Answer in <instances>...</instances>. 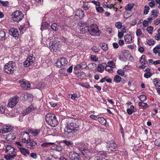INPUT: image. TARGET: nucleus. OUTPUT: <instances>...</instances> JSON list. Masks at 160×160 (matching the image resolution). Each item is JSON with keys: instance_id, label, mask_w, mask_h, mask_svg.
I'll use <instances>...</instances> for the list:
<instances>
[{"instance_id": "55", "label": "nucleus", "mask_w": 160, "mask_h": 160, "mask_svg": "<svg viewBox=\"0 0 160 160\" xmlns=\"http://www.w3.org/2000/svg\"><path fill=\"white\" fill-rule=\"evenodd\" d=\"M107 66H110L113 68L115 67V65L114 62L112 61L108 62L107 63Z\"/></svg>"}, {"instance_id": "36", "label": "nucleus", "mask_w": 160, "mask_h": 160, "mask_svg": "<svg viewBox=\"0 0 160 160\" xmlns=\"http://www.w3.org/2000/svg\"><path fill=\"white\" fill-rule=\"evenodd\" d=\"M41 129H36L34 130H32L31 132V133L34 136H36L38 135L40 132Z\"/></svg>"}, {"instance_id": "5", "label": "nucleus", "mask_w": 160, "mask_h": 160, "mask_svg": "<svg viewBox=\"0 0 160 160\" xmlns=\"http://www.w3.org/2000/svg\"><path fill=\"white\" fill-rule=\"evenodd\" d=\"M16 68L15 63L12 61H10L5 65L3 70L7 73L11 74L13 73Z\"/></svg>"}, {"instance_id": "31", "label": "nucleus", "mask_w": 160, "mask_h": 160, "mask_svg": "<svg viewBox=\"0 0 160 160\" xmlns=\"http://www.w3.org/2000/svg\"><path fill=\"white\" fill-rule=\"evenodd\" d=\"M104 69V66L102 64H99L97 68V70L100 72H102Z\"/></svg>"}, {"instance_id": "46", "label": "nucleus", "mask_w": 160, "mask_h": 160, "mask_svg": "<svg viewBox=\"0 0 160 160\" xmlns=\"http://www.w3.org/2000/svg\"><path fill=\"white\" fill-rule=\"evenodd\" d=\"M138 97L142 102H143L146 99V97L144 95H141L139 96H138Z\"/></svg>"}, {"instance_id": "18", "label": "nucleus", "mask_w": 160, "mask_h": 160, "mask_svg": "<svg viewBox=\"0 0 160 160\" xmlns=\"http://www.w3.org/2000/svg\"><path fill=\"white\" fill-rule=\"evenodd\" d=\"M16 136L15 133H11L6 135L5 139L9 142H12L16 138Z\"/></svg>"}, {"instance_id": "54", "label": "nucleus", "mask_w": 160, "mask_h": 160, "mask_svg": "<svg viewBox=\"0 0 160 160\" xmlns=\"http://www.w3.org/2000/svg\"><path fill=\"white\" fill-rule=\"evenodd\" d=\"M117 73L119 75L123 76L124 74V71L123 70L120 69H118L117 72Z\"/></svg>"}, {"instance_id": "61", "label": "nucleus", "mask_w": 160, "mask_h": 160, "mask_svg": "<svg viewBox=\"0 0 160 160\" xmlns=\"http://www.w3.org/2000/svg\"><path fill=\"white\" fill-rule=\"evenodd\" d=\"M112 68H113L107 65L105 68V69L106 71L110 72L112 71Z\"/></svg>"}, {"instance_id": "62", "label": "nucleus", "mask_w": 160, "mask_h": 160, "mask_svg": "<svg viewBox=\"0 0 160 160\" xmlns=\"http://www.w3.org/2000/svg\"><path fill=\"white\" fill-rule=\"evenodd\" d=\"M155 144L157 146H160V139H158L154 141Z\"/></svg>"}, {"instance_id": "11", "label": "nucleus", "mask_w": 160, "mask_h": 160, "mask_svg": "<svg viewBox=\"0 0 160 160\" xmlns=\"http://www.w3.org/2000/svg\"><path fill=\"white\" fill-rule=\"evenodd\" d=\"M35 58L33 57V55H30L26 60L23 63V65L24 67H27L33 63L35 60Z\"/></svg>"}, {"instance_id": "40", "label": "nucleus", "mask_w": 160, "mask_h": 160, "mask_svg": "<svg viewBox=\"0 0 160 160\" xmlns=\"http://www.w3.org/2000/svg\"><path fill=\"white\" fill-rule=\"evenodd\" d=\"M51 27L52 29L54 31H57L58 30V25L56 23H52L51 25Z\"/></svg>"}, {"instance_id": "23", "label": "nucleus", "mask_w": 160, "mask_h": 160, "mask_svg": "<svg viewBox=\"0 0 160 160\" xmlns=\"http://www.w3.org/2000/svg\"><path fill=\"white\" fill-rule=\"evenodd\" d=\"M99 154L102 157H96L95 158L94 160H104V158L106 157L107 155L106 153L103 152H99Z\"/></svg>"}, {"instance_id": "32", "label": "nucleus", "mask_w": 160, "mask_h": 160, "mask_svg": "<svg viewBox=\"0 0 160 160\" xmlns=\"http://www.w3.org/2000/svg\"><path fill=\"white\" fill-rule=\"evenodd\" d=\"M158 14V12L157 10L153 9L151 11V16L154 18L157 17Z\"/></svg>"}, {"instance_id": "26", "label": "nucleus", "mask_w": 160, "mask_h": 160, "mask_svg": "<svg viewBox=\"0 0 160 160\" xmlns=\"http://www.w3.org/2000/svg\"><path fill=\"white\" fill-rule=\"evenodd\" d=\"M19 149L21 153L25 156L30 154V152L29 150L23 148H19Z\"/></svg>"}, {"instance_id": "53", "label": "nucleus", "mask_w": 160, "mask_h": 160, "mask_svg": "<svg viewBox=\"0 0 160 160\" xmlns=\"http://www.w3.org/2000/svg\"><path fill=\"white\" fill-rule=\"evenodd\" d=\"M32 95L30 93L28 94L27 96V100L28 102H32Z\"/></svg>"}, {"instance_id": "52", "label": "nucleus", "mask_w": 160, "mask_h": 160, "mask_svg": "<svg viewBox=\"0 0 160 160\" xmlns=\"http://www.w3.org/2000/svg\"><path fill=\"white\" fill-rule=\"evenodd\" d=\"M152 75V73L150 72H147L144 74V77L147 78H150Z\"/></svg>"}, {"instance_id": "24", "label": "nucleus", "mask_w": 160, "mask_h": 160, "mask_svg": "<svg viewBox=\"0 0 160 160\" xmlns=\"http://www.w3.org/2000/svg\"><path fill=\"white\" fill-rule=\"evenodd\" d=\"M35 109V108L32 105H31L26 109L25 111L23 112V114L24 116H25Z\"/></svg>"}, {"instance_id": "19", "label": "nucleus", "mask_w": 160, "mask_h": 160, "mask_svg": "<svg viewBox=\"0 0 160 160\" xmlns=\"http://www.w3.org/2000/svg\"><path fill=\"white\" fill-rule=\"evenodd\" d=\"M87 67L86 62H82L80 64H77L74 68V70H76L79 69H84Z\"/></svg>"}, {"instance_id": "41", "label": "nucleus", "mask_w": 160, "mask_h": 160, "mask_svg": "<svg viewBox=\"0 0 160 160\" xmlns=\"http://www.w3.org/2000/svg\"><path fill=\"white\" fill-rule=\"evenodd\" d=\"M114 81L117 83L119 82L121 80V78L118 75H116L114 79Z\"/></svg>"}, {"instance_id": "57", "label": "nucleus", "mask_w": 160, "mask_h": 160, "mask_svg": "<svg viewBox=\"0 0 160 160\" xmlns=\"http://www.w3.org/2000/svg\"><path fill=\"white\" fill-rule=\"evenodd\" d=\"M28 93L24 92L21 95V97H22L24 100H26L27 99V96Z\"/></svg>"}, {"instance_id": "33", "label": "nucleus", "mask_w": 160, "mask_h": 160, "mask_svg": "<svg viewBox=\"0 0 160 160\" xmlns=\"http://www.w3.org/2000/svg\"><path fill=\"white\" fill-rule=\"evenodd\" d=\"M54 146H53V148H52V149H56L58 151H61L62 149V148L59 145H56L54 143Z\"/></svg>"}, {"instance_id": "35", "label": "nucleus", "mask_w": 160, "mask_h": 160, "mask_svg": "<svg viewBox=\"0 0 160 160\" xmlns=\"http://www.w3.org/2000/svg\"><path fill=\"white\" fill-rule=\"evenodd\" d=\"M133 7V4L130 3L128 4L125 7V9L126 11H131Z\"/></svg>"}, {"instance_id": "20", "label": "nucleus", "mask_w": 160, "mask_h": 160, "mask_svg": "<svg viewBox=\"0 0 160 160\" xmlns=\"http://www.w3.org/2000/svg\"><path fill=\"white\" fill-rule=\"evenodd\" d=\"M90 3V2L86 1H83L82 6V8L85 11L88 10L91 7Z\"/></svg>"}, {"instance_id": "50", "label": "nucleus", "mask_w": 160, "mask_h": 160, "mask_svg": "<svg viewBox=\"0 0 160 160\" xmlns=\"http://www.w3.org/2000/svg\"><path fill=\"white\" fill-rule=\"evenodd\" d=\"M91 50L95 52H98L99 50V48L96 46H94L91 48Z\"/></svg>"}, {"instance_id": "58", "label": "nucleus", "mask_w": 160, "mask_h": 160, "mask_svg": "<svg viewBox=\"0 0 160 160\" xmlns=\"http://www.w3.org/2000/svg\"><path fill=\"white\" fill-rule=\"evenodd\" d=\"M65 71L66 70L65 68L61 69L59 71L60 73L61 74H64L65 75H67V74L65 72Z\"/></svg>"}, {"instance_id": "63", "label": "nucleus", "mask_w": 160, "mask_h": 160, "mask_svg": "<svg viewBox=\"0 0 160 160\" xmlns=\"http://www.w3.org/2000/svg\"><path fill=\"white\" fill-rule=\"evenodd\" d=\"M69 96H71V98L73 100H74L76 98H78L77 94L76 93H74L72 94H71L69 95Z\"/></svg>"}, {"instance_id": "45", "label": "nucleus", "mask_w": 160, "mask_h": 160, "mask_svg": "<svg viewBox=\"0 0 160 160\" xmlns=\"http://www.w3.org/2000/svg\"><path fill=\"white\" fill-rule=\"evenodd\" d=\"M136 34L137 37H139L143 35V33L140 29H138L136 31Z\"/></svg>"}, {"instance_id": "27", "label": "nucleus", "mask_w": 160, "mask_h": 160, "mask_svg": "<svg viewBox=\"0 0 160 160\" xmlns=\"http://www.w3.org/2000/svg\"><path fill=\"white\" fill-rule=\"evenodd\" d=\"M50 26L49 23L46 22H42L41 28L42 31L46 29V28Z\"/></svg>"}, {"instance_id": "43", "label": "nucleus", "mask_w": 160, "mask_h": 160, "mask_svg": "<svg viewBox=\"0 0 160 160\" xmlns=\"http://www.w3.org/2000/svg\"><path fill=\"white\" fill-rule=\"evenodd\" d=\"M150 8L148 6H145L143 8V13L145 15L147 14L149 11Z\"/></svg>"}, {"instance_id": "44", "label": "nucleus", "mask_w": 160, "mask_h": 160, "mask_svg": "<svg viewBox=\"0 0 160 160\" xmlns=\"http://www.w3.org/2000/svg\"><path fill=\"white\" fill-rule=\"evenodd\" d=\"M96 11L98 12H99L100 13L104 11L103 8L101 7H100V6H98V7H96Z\"/></svg>"}, {"instance_id": "39", "label": "nucleus", "mask_w": 160, "mask_h": 160, "mask_svg": "<svg viewBox=\"0 0 160 160\" xmlns=\"http://www.w3.org/2000/svg\"><path fill=\"white\" fill-rule=\"evenodd\" d=\"M95 66L96 64L95 63H89V64H88V65H87V67L88 68L91 70H92Z\"/></svg>"}, {"instance_id": "15", "label": "nucleus", "mask_w": 160, "mask_h": 160, "mask_svg": "<svg viewBox=\"0 0 160 160\" xmlns=\"http://www.w3.org/2000/svg\"><path fill=\"white\" fill-rule=\"evenodd\" d=\"M26 146L27 148L31 149H33L35 148L37 143L34 141L32 139H30L27 142H26Z\"/></svg>"}, {"instance_id": "59", "label": "nucleus", "mask_w": 160, "mask_h": 160, "mask_svg": "<svg viewBox=\"0 0 160 160\" xmlns=\"http://www.w3.org/2000/svg\"><path fill=\"white\" fill-rule=\"evenodd\" d=\"M0 3L2 4L3 6L6 7L9 4V2L8 1L4 2L0 0Z\"/></svg>"}, {"instance_id": "12", "label": "nucleus", "mask_w": 160, "mask_h": 160, "mask_svg": "<svg viewBox=\"0 0 160 160\" xmlns=\"http://www.w3.org/2000/svg\"><path fill=\"white\" fill-rule=\"evenodd\" d=\"M70 160H80L81 159L80 156L78 153L73 151L70 152L69 154Z\"/></svg>"}, {"instance_id": "21", "label": "nucleus", "mask_w": 160, "mask_h": 160, "mask_svg": "<svg viewBox=\"0 0 160 160\" xmlns=\"http://www.w3.org/2000/svg\"><path fill=\"white\" fill-rule=\"evenodd\" d=\"M75 13V15L78 16L80 18H82L85 15L84 12L80 8L76 9Z\"/></svg>"}, {"instance_id": "9", "label": "nucleus", "mask_w": 160, "mask_h": 160, "mask_svg": "<svg viewBox=\"0 0 160 160\" xmlns=\"http://www.w3.org/2000/svg\"><path fill=\"white\" fill-rule=\"evenodd\" d=\"M29 134L27 132H22L20 135V139L21 142L26 143L30 139Z\"/></svg>"}, {"instance_id": "47", "label": "nucleus", "mask_w": 160, "mask_h": 160, "mask_svg": "<svg viewBox=\"0 0 160 160\" xmlns=\"http://www.w3.org/2000/svg\"><path fill=\"white\" fill-rule=\"evenodd\" d=\"M155 5V2L154 0H151L148 3L149 6L152 8H154Z\"/></svg>"}, {"instance_id": "64", "label": "nucleus", "mask_w": 160, "mask_h": 160, "mask_svg": "<svg viewBox=\"0 0 160 160\" xmlns=\"http://www.w3.org/2000/svg\"><path fill=\"white\" fill-rule=\"evenodd\" d=\"M155 38L157 40H159L160 39V32H158L155 36Z\"/></svg>"}, {"instance_id": "49", "label": "nucleus", "mask_w": 160, "mask_h": 160, "mask_svg": "<svg viewBox=\"0 0 160 160\" xmlns=\"http://www.w3.org/2000/svg\"><path fill=\"white\" fill-rule=\"evenodd\" d=\"M122 24L120 22H117L115 23V27L118 29H120L122 27Z\"/></svg>"}, {"instance_id": "29", "label": "nucleus", "mask_w": 160, "mask_h": 160, "mask_svg": "<svg viewBox=\"0 0 160 160\" xmlns=\"http://www.w3.org/2000/svg\"><path fill=\"white\" fill-rule=\"evenodd\" d=\"M5 32L2 30H0V40L2 41L5 40Z\"/></svg>"}, {"instance_id": "30", "label": "nucleus", "mask_w": 160, "mask_h": 160, "mask_svg": "<svg viewBox=\"0 0 160 160\" xmlns=\"http://www.w3.org/2000/svg\"><path fill=\"white\" fill-rule=\"evenodd\" d=\"M100 46L102 49L105 51H107L108 49L107 44L105 43H100Z\"/></svg>"}, {"instance_id": "6", "label": "nucleus", "mask_w": 160, "mask_h": 160, "mask_svg": "<svg viewBox=\"0 0 160 160\" xmlns=\"http://www.w3.org/2000/svg\"><path fill=\"white\" fill-rule=\"evenodd\" d=\"M12 20L17 22L21 21L23 18V15L22 12L19 10H17L13 12L12 14Z\"/></svg>"}, {"instance_id": "34", "label": "nucleus", "mask_w": 160, "mask_h": 160, "mask_svg": "<svg viewBox=\"0 0 160 160\" xmlns=\"http://www.w3.org/2000/svg\"><path fill=\"white\" fill-rule=\"evenodd\" d=\"M153 83L156 87H160V81L159 79L155 78L154 79Z\"/></svg>"}, {"instance_id": "8", "label": "nucleus", "mask_w": 160, "mask_h": 160, "mask_svg": "<svg viewBox=\"0 0 160 160\" xmlns=\"http://www.w3.org/2000/svg\"><path fill=\"white\" fill-rule=\"evenodd\" d=\"M19 100V97L17 95L10 98L9 100L8 107L11 108H13L18 103Z\"/></svg>"}, {"instance_id": "14", "label": "nucleus", "mask_w": 160, "mask_h": 160, "mask_svg": "<svg viewBox=\"0 0 160 160\" xmlns=\"http://www.w3.org/2000/svg\"><path fill=\"white\" fill-rule=\"evenodd\" d=\"M9 33L10 35L13 36L16 39L18 38L19 33L17 29L13 28H11L9 31Z\"/></svg>"}, {"instance_id": "28", "label": "nucleus", "mask_w": 160, "mask_h": 160, "mask_svg": "<svg viewBox=\"0 0 160 160\" xmlns=\"http://www.w3.org/2000/svg\"><path fill=\"white\" fill-rule=\"evenodd\" d=\"M140 62L141 64H146L148 63V62L145 59V56L144 55H142L141 57L140 60Z\"/></svg>"}, {"instance_id": "17", "label": "nucleus", "mask_w": 160, "mask_h": 160, "mask_svg": "<svg viewBox=\"0 0 160 160\" xmlns=\"http://www.w3.org/2000/svg\"><path fill=\"white\" fill-rule=\"evenodd\" d=\"M22 87L25 89L30 88V84L29 82L25 80L21 79L19 81Z\"/></svg>"}, {"instance_id": "51", "label": "nucleus", "mask_w": 160, "mask_h": 160, "mask_svg": "<svg viewBox=\"0 0 160 160\" xmlns=\"http://www.w3.org/2000/svg\"><path fill=\"white\" fill-rule=\"evenodd\" d=\"M153 28L152 26L148 27L146 28V30L149 33L151 34L152 33V31L153 30Z\"/></svg>"}, {"instance_id": "25", "label": "nucleus", "mask_w": 160, "mask_h": 160, "mask_svg": "<svg viewBox=\"0 0 160 160\" xmlns=\"http://www.w3.org/2000/svg\"><path fill=\"white\" fill-rule=\"evenodd\" d=\"M124 40L125 42L128 43H131L132 41V36L131 34H127L124 37Z\"/></svg>"}, {"instance_id": "60", "label": "nucleus", "mask_w": 160, "mask_h": 160, "mask_svg": "<svg viewBox=\"0 0 160 160\" xmlns=\"http://www.w3.org/2000/svg\"><path fill=\"white\" fill-rule=\"evenodd\" d=\"M124 33L123 32H120L118 31V38L120 39L122 38L124 35Z\"/></svg>"}, {"instance_id": "48", "label": "nucleus", "mask_w": 160, "mask_h": 160, "mask_svg": "<svg viewBox=\"0 0 160 160\" xmlns=\"http://www.w3.org/2000/svg\"><path fill=\"white\" fill-rule=\"evenodd\" d=\"M5 109L6 108L4 106L0 104V113H3L5 111Z\"/></svg>"}, {"instance_id": "3", "label": "nucleus", "mask_w": 160, "mask_h": 160, "mask_svg": "<svg viewBox=\"0 0 160 160\" xmlns=\"http://www.w3.org/2000/svg\"><path fill=\"white\" fill-rule=\"evenodd\" d=\"M5 148V152L7 154L4 155V158L6 160H12L14 159L17 155L15 148L9 145H6Z\"/></svg>"}, {"instance_id": "10", "label": "nucleus", "mask_w": 160, "mask_h": 160, "mask_svg": "<svg viewBox=\"0 0 160 160\" xmlns=\"http://www.w3.org/2000/svg\"><path fill=\"white\" fill-rule=\"evenodd\" d=\"M35 58L33 57V55H30L26 60L23 63V65L24 67H27L33 63L35 60Z\"/></svg>"}, {"instance_id": "16", "label": "nucleus", "mask_w": 160, "mask_h": 160, "mask_svg": "<svg viewBox=\"0 0 160 160\" xmlns=\"http://www.w3.org/2000/svg\"><path fill=\"white\" fill-rule=\"evenodd\" d=\"M117 145L115 143H107L106 147L108 152L116 151Z\"/></svg>"}, {"instance_id": "4", "label": "nucleus", "mask_w": 160, "mask_h": 160, "mask_svg": "<svg viewBox=\"0 0 160 160\" xmlns=\"http://www.w3.org/2000/svg\"><path fill=\"white\" fill-rule=\"evenodd\" d=\"M45 120L52 127H55L58 123L56 116L52 114H47L45 116Z\"/></svg>"}, {"instance_id": "2", "label": "nucleus", "mask_w": 160, "mask_h": 160, "mask_svg": "<svg viewBox=\"0 0 160 160\" xmlns=\"http://www.w3.org/2000/svg\"><path fill=\"white\" fill-rule=\"evenodd\" d=\"M79 126L75 123L67 124L64 129L65 135L68 137H72L79 130Z\"/></svg>"}, {"instance_id": "56", "label": "nucleus", "mask_w": 160, "mask_h": 160, "mask_svg": "<svg viewBox=\"0 0 160 160\" xmlns=\"http://www.w3.org/2000/svg\"><path fill=\"white\" fill-rule=\"evenodd\" d=\"M147 43L149 45H153L154 44V41L152 39H151L148 40Z\"/></svg>"}, {"instance_id": "22", "label": "nucleus", "mask_w": 160, "mask_h": 160, "mask_svg": "<svg viewBox=\"0 0 160 160\" xmlns=\"http://www.w3.org/2000/svg\"><path fill=\"white\" fill-rule=\"evenodd\" d=\"M13 128L9 125L4 126L2 129V132L3 133H6L8 132L12 131Z\"/></svg>"}, {"instance_id": "42", "label": "nucleus", "mask_w": 160, "mask_h": 160, "mask_svg": "<svg viewBox=\"0 0 160 160\" xmlns=\"http://www.w3.org/2000/svg\"><path fill=\"white\" fill-rule=\"evenodd\" d=\"M54 144V143L45 142L41 144V146L43 148L47 147L51 145Z\"/></svg>"}, {"instance_id": "13", "label": "nucleus", "mask_w": 160, "mask_h": 160, "mask_svg": "<svg viewBox=\"0 0 160 160\" xmlns=\"http://www.w3.org/2000/svg\"><path fill=\"white\" fill-rule=\"evenodd\" d=\"M87 146V145L84 143H78L77 144V146L78 149L82 152V153L83 155H84V153L82 152V151L85 152H87L88 151V148Z\"/></svg>"}, {"instance_id": "37", "label": "nucleus", "mask_w": 160, "mask_h": 160, "mask_svg": "<svg viewBox=\"0 0 160 160\" xmlns=\"http://www.w3.org/2000/svg\"><path fill=\"white\" fill-rule=\"evenodd\" d=\"M98 121L102 125H104L106 123V120L102 117H98Z\"/></svg>"}, {"instance_id": "7", "label": "nucleus", "mask_w": 160, "mask_h": 160, "mask_svg": "<svg viewBox=\"0 0 160 160\" xmlns=\"http://www.w3.org/2000/svg\"><path fill=\"white\" fill-rule=\"evenodd\" d=\"M68 62L65 58L63 57L58 59L54 64L58 68H62L64 67Z\"/></svg>"}, {"instance_id": "1", "label": "nucleus", "mask_w": 160, "mask_h": 160, "mask_svg": "<svg viewBox=\"0 0 160 160\" xmlns=\"http://www.w3.org/2000/svg\"><path fill=\"white\" fill-rule=\"evenodd\" d=\"M78 24L80 33H84L88 32L92 36L100 35V32L96 24H93L90 27H88L86 23L82 22L78 23Z\"/></svg>"}, {"instance_id": "38", "label": "nucleus", "mask_w": 160, "mask_h": 160, "mask_svg": "<svg viewBox=\"0 0 160 160\" xmlns=\"http://www.w3.org/2000/svg\"><path fill=\"white\" fill-rule=\"evenodd\" d=\"M62 142L64 143L68 147L71 146L73 144L72 141L67 140H63Z\"/></svg>"}]
</instances>
